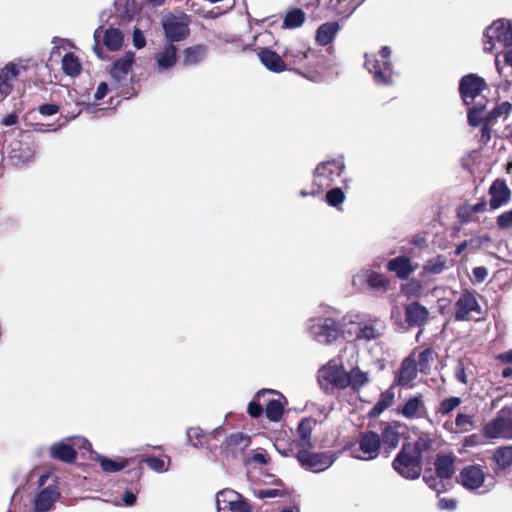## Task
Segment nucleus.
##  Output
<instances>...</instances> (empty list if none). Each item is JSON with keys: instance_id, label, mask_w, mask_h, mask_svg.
Masks as SVG:
<instances>
[{"instance_id": "nucleus-1", "label": "nucleus", "mask_w": 512, "mask_h": 512, "mask_svg": "<svg viewBox=\"0 0 512 512\" xmlns=\"http://www.w3.org/2000/svg\"><path fill=\"white\" fill-rule=\"evenodd\" d=\"M391 50L384 46L378 54L366 53L364 66L378 85H389L393 83L395 72L390 61Z\"/></svg>"}, {"instance_id": "nucleus-2", "label": "nucleus", "mask_w": 512, "mask_h": 512, "mask_svg": "<svg viewBox=\"0 0 512 512\" xmlns=\"http://www.w3.org/2000/svg\"><path fill=\"white\" fill-rule=\"evenodd\" d=\"M489 477L486 469L478 464L463 467L458 476V482L467 490L486 494L494 488V482L487 481Z\"/></svg>"}, {"instance_id": "nucleus-3", "label": "nucleus", "mask_w": 512, "mask_h": 512, "mask_svg": "<svg viewBox=\"0 0 512 512\" xmlns=\"http://www.w3.org/2000/svg\"><path fill=\"white\" fill-rule=\"evenodd\" d=\"M344 169L345 164L342 158L319 163L314 170L313 179V185L317 187V190L312 191L310 194H319L324 189L330 187L341 176Z\"/></svg>"}, {"instance_id": "nucleus-4", "label": "nucleus", "mask_w": 512, "mask_h": 512, "mask_svg": "<svg viewBox=\"0 0 512 512\" xmlns=\"http://www.w3.org/2000/svg\"><path fill=\"white\" fill-rule=\"evenodd\" d=\"M307 328L309 335L321 344H331L340 334L339 324L331 315L311 318Z\"/></svg>"}, {"instance_id": "nucleus-5", "label": "nucleus", "mask_w": 512, "mask_h": 512, "mask_svg": "<svg viewBox=\"0 0 512 512\" xmlns=\"http://www.w3.org/2000/svg\"><path fill=\"white\" fill-rule=\"evenodd\" d=\"M482 433L489 440H512V408H502L494 419L483 426Z\"/></svg>"}, {"instance_id": "nucleus-6", "label": "nucleus", "mask_w": 512, "mask_h": 512, "mask_svg": "<svg viewBox=\"0 0 512 512\" xmlns=\"http://www.w3.org/2000/svg\"><path fill=\"white\" fill-rule=\"evenodd\" d=\"M484 38L485 52H493L496 42L503 46L512 45V20L505 18L495 20L485 30Z\"/></svg>"}, {"instance_id": "nucleus-7", "label": "nucleus", "mask_w": 512, "mask_h": 512, "mask_svg": "<svg viewBox=\"0 0 512 512\" xmlns=\"http://www.w3.org/2000/svg\"><path fill=\"white\" fill-rule=\"evenodd\" d=\"M190 19L183 13H169L162 17L161 25L167 38V43L179 42L189 35Z\"/></svg>"}, {"instance_id": "nucleus-8", "label": "nucleus", "mask_w": 512, "mask_h": 512, "mask_svg": "<svg viewBox=\"0 0 512 512\" xmlns=\"http://www.w3.org/2000/svg\"><path fill=\"white\" fill-rule=\"evenodd\" d=\"M380 448V435L374 431H365L359 434L352 448V456L363 461L374 460L378 457Z\"/></svg>"}, {"instance_id": "nucleus-9", "label": "nucleus", "mask_w": 512, "mask_h": 512, "mask_svg": "<svg viewBox=\"0 0 512 512\" xmlns=\"http://www.w3.org/2000/svg\"><path fill=\"white\" fill-rule=\"evenodd\" d=\"M318 382L320 386L328 390L330 386L337 389H346V371L338 359L330 360L318 371Z\"/></svg>"}, {"instance_id": "nucleus-10", "label": "nucleus", "mask_w": 512, "mask_h": 512, "mask_svg": "<svg viewBox=\"0 0 512 512\" xmlns=\"http://www.w3.org/2000/svg\"><path fill=\"white\" fill-rule=\"evenodd\" d=\"M393 468L406 479H416L422 471L421 459L414 456L410 449L401 448L400 452L393 460Z\"/></svg>"}, {"instance_id": "nucleus-11", "label": "nucleus", "mask_w": 512, "mask_h": 512, "mask_svg": "<svg viewBox=\"0 0 512 512\" xmlns=\"http://www.w3.org/2000/svg\"><path fill=\"white\" fill-rule=\"evenodd\" d=\"M477 292L465 289L461 292L459 298L454 304V317L457 321H468L472 318V313H481V306L477 300Z\"/></svg>"}, {"instance_id": "nucleus-12", "label": "nucleus", "mask_w": 512, "mask_h": 512, "mask_svg": "<svg viewBox=\"0 0 512 512\" xmlns=\"http://www.w3.org/2000/svg\"><path fill=\"white\" fill-rule=\"evenodd\" d=\"M293 456L298 460L301 467L314 473L328 469L335 460L329 452L312 453L311 450L297 452Z\"/></svg>"}, {"instance_id": "nucleus-13", "label": "nucleus", "mask_w": 512, "mask_h": 512, "mask_svg": "<svg viewBox=\"0 0 512 512\" xmlns=\"http://www.w3.org/2000/svg\"><path fill=\"white\" fill-rule=\"evenodd\" d=\"M27 70L23 61L9 62L0 67V101L4 100L12 91L13 83Z\"/></svg>"}, {"instance_id": "nucleus-14", "label": "nucleus", "mask_w": 512, "mask_h": 512, "mask_svg": "<svg viewBox=\"0 0 512 512\" xmlns=\"http://www.w3.org/2000/svg\"><path fill=\"white\" fill-rule=\"evenodd\" d=\"M313 424L314 422L309 418L303 419L299 423L296 431V438L289 444L288 453H285V456H292L297 454V452L312 450L314 448V444L311 439Z\"/></svg>"}, {"instance_id": "nucleus-15", "label": "nucleus", "mask_w": 512, "mask_h": 512, "mask_svg": "<svg viewBox=\"0 0 512 512\" xmlns=\"http://www.w3.org/2000/svg\"><path fill=\"white\" fill-rule=\"evenodd\" d=\"M352 283L354 286L363 288L365 285L373 291L384 293L388 290L390 282L378 272L363 269L353 276Z\"/></svg>"}, {"instance_id": "nucleus-16", "label": "nucleus", "mask_w": 512, "mask_h": 512, "mask_svg": "<svg viewBox=\"0 0 512 512\" xmlns=\"http://www.w3.org/2000/svg\"><path fill=\"white\" fill-rule=\"evenodd\" d=\"M178 49L173 43H165L154 54L153 69L158 74L169 72L177 63Z\"/></svg>"}, {"instance_id": "nucleus-17", "label": "nucleus", "mask_w": 512, "mask_h": 512, "mask_svg": "<svg viewBox=\"0 0 512 512\" xmlns=\"http://www.w3.org/2000/svg\"><path fill=\"white\" fill-rule=\"evenodd\" d=\"M485 87L486 83L483 78L474 74L464 76L459 84V92L464 104L471 105Z\"/></svg>"}, {"instance_id": "nucleus-18", "label": "nucleus", "mask_w": 512, "mask_h": 512, "mask_svg": "<svg viewBox=\"0 0 512 512\" xmlns=\"http://www.w3.org/2000/svg\"><path fill=\"white\" fill-rule=\"evenodd\" d=\"M396 413L408 420L426 418L428 411L421 394L408 398L403 405L396 409Z\"/></svg>"}, {"instance_id": "nucleus-19", "label": "nucleus", "mask_w": 512, "mask_h": 512, "mask_svg": "<svg viewBox=\"0 0 512 512\" xmlns=\"http://www.w3.org/2000/svg\"><path fill=\"white\" fill-rule=\"evenodd\" d=\"M135 61L133 52H126L123 57L116 60L110 70V75L116 87L124 85L128 80L129 72Z\"/></svg>"}, {"instance_id": "nucleus-20", "label": "nucleus", "mask_w": 512, "mask_h": 512, "mask_svg": "<svg viewBox=\"0 0 512 512\" xmlns=\"http://www.w3.org/2000/svg\"><path fill=\"white\" fill-rule=\"evenodd\" d=\"M103 37L104 45L111 51L119 50L123 44L124 36L122 32L117 28H109L103 31L102 27H98L94 31V39L96 44L94 46V51L99 55L98 50V41Z\"/></svg>"}, {"instance_id": "nucleus-21", "label": "nucleus", "mask_w": 512, "mask_h": 512, "mask_svg": "<svg viewBox=\"0 0 512 512\" xmlns=\"http://www.w3.org/2000/svg\"><path fill=\"white\" fill-rule=\"evenodd\" d=\"M417 268L418 264L406 256L395 257L387 263V269L395 273L399 279H407Z\"/></svg>"}, {"instance_id": "nucleus-22", "label": "nucleus", "mask_w": 512, "mask_h": 512, "mask_svg": "<svg viewBox=\"0 0 512 512\" xmlns=\"http://www.w3.org/2000/svg\"><path fill=\"white\" fill-rule=\"evenodd\" d=\"M429 316L428 309L419 302H412L405 308V320L411 327L424 325Z\"/></svg>"}, {"instance_id": "nucleus-23", "label": "nucleus", "mask_w": 512, "mask_h": 512, "mask_svg": "<svg viewBox=\"0 0 512 512\" xmlns=\"http://www.w3.org/2000/svg\"><path fill=\"white\" fill-rule=\"evenodd\" d=\"M491 196L489 205L492 210L498 209L504 204L508 203L511 197V192L505 182L496 180L493 182L489 189Z\"/></svg>"}, {"instance_id": "nucleus-24", "label": "nucleus", "mask_w": 512, "mask_h": 512, "mask_svg": "<svg viewBox=\"0 0 512 512\" xmlns=\"http://www.w3.org/2000/svg\"><path fill=\"white\" fill-rule=\"evenodd\" d=\"M384 327L377 319L365 320L357 325L355 331L357 339L374 340L382 335Z\"/></svg>"}, {"instance_id": "nucleus-25", "label": "nucleus", "mask_w": 512, "mask_h": 512, "mask_svg": "<svg viewBox=\"0 0 512 512\" xmlns=\"http://www.w3.org/2000/svg\"><path fill=\"white\" fill-rule=\"evenodd\" d=\"M37 152V146L33 142H20L18 148L10 152V159L15 165H23L31 162Z\"/></svg>"}, {"instance_id": "nucleus-26", "label": "nucleus", "mask_w": 512, "mask_h": 512, "mask_svg": "<svg viewBox=\"0 0 512 512\" xmlns=\"http://www.w3.org/2000/svg\"><path fill=\"white\" fill-rule=\"evenodd\" d=\"M57 487L48 486L38 493L34 500V509L36 512H46L50 510L54 502L59 497Z\"/></svg>"}, {"instance_id": "nucleus-27", "label": "nucleus", "mask_w": 512, "mask_h": 512, "mask_svg": "<svg viewBox=\"0 0 512 512\" xmlns=\"http://www.w3.org/2000/svg\"><path fill=\"white\" fill-rule=\"evenodd\" d=\"M250 444V436L237 432L226 438L225 442L223 443V449L227 453H230L233 456H237L238 454H241L247 447H249Z\"/></svg>"}, {"instance_id": "nucleus-28", "label": "nucleus", "mask_w": 512, "mask_h": 512, "mask_svg": "<svg viewBox=\"0 0 512 512\" xmlns=\"http://www.w3.org/2000/svg\"><path fill=\"white\" fill-rule=\"evenodd\" d=\"M257 55L261 63L272 72L280 73L286 69V64L282 58L268 48H259Z\"/></svg>"}, {"instance_id": "nucleus-29", "label": "nucleus", "mask_w": 512, "mask_h": 512, "mask_svg": "<svg viewBox=\"0 0 512 512\" xmlns=\"http://www.w3.org/2000/svg\"><path fill=\"white\" fill-rule=\"evenodd\" d=\"M51 457L66 463L76 459L75 447L70 444L69 438L53 444L50 448Z\"/></svg>"}, {"instance_id": "nucleus-30", "label": "nucleus", "mask_w": 512, "mask_h": 512, "mask_svg": "<svg viewBox=\"0 0 512 512\" xmlns=\"http://www.w3.org/2000/svg\"><path fill=\"white\" fill-rule=\"evenodd\" d=\"M417 376V362L412 357H407L403 360L398 375L396 377V383L399 386H407Z\"/></svg>"}, {"instance_id": "nucleus-31", "label": "nucleus", "mask_w": 512, "mask_h": 512, "mask_svg": "<svg viewBox=\"0 0 512 512\" xmlns=\"http://www.w3.org/2000/svg\"><path fill=\"white\" fill-rule=\"evenodd\" d=\"M381 446L387 453L395 449L400 441L399 425L387 424L381 431Z\"/></svg>"}, {"instance_id": "nucleus-32", "label": "nucleus", "mask_w": 512, "mask_h": 512, "mask_svg": "<svg viewBox=\"0 0 512 512\" xmlns=\"http://www.w3.org/2000/svg\"><path fill=\"white\" fill-rule=\"evenodd\" d=\"M493 471L498 474L512 465V446L496 449L492 454Z\"/></svg>"}, {"instance_id": "nucleus-33", "label": "nucleus", "mask_w": 512, "mask_h": 512, "mask_svg": "<svg viewBox=\"0 0 512 512\" xmlns=\"http://www.w3.org/2000/svg\"><path fill=\"white\" fill-rule=\"evenodd\" d=\"M369 381L368 372L361 370L359 367H354L349 372H346V388L349 387L354 391H358L367 385Z\"/></svg>"}, {"instance_id": "nucleus-34", "label": "nucleus", "mask_w": 512, "mask_h": 512, "mask_svg": "<svg viewBox=\"0 0 512 512\" xmlns=\"http://www.w3.org/2000/svg\"><path fill=\"white\" fill-rule=\"evenodd\" d=\"M339 24L337 22H326L319 26L316 31V41L321 46L330 44L339 31Z\"/></svg>"}, {"instance_id": "nucleus-35", "label": "nucleus", "mask_w": 512, "mask_h": 512, "mask_svg": "<svg viewBox=\"0 0 512 512\" xmlns=\"http://www.w3.org/2000/svg\"><path fill=\"white\" fill-rule=\"evenodd\" d=\"M221 430V427L214 429L212 432H204L202 429L198 427H191L187 430L186 435L188 442L194 447H203L206 443V440L210 436H215Z\"/></svg>"}, {"instance_id": "nucleus-36", "label": "nucleus", "mask_w": 512, "mask_h": 512, "mask_svg": "<svg viewBox=\"0 0 512 512\" xmlns=\"http://www.w3.org/2000/svg\"><path fill=\"white\" fill-rule=\"evenodd\" d=\"M363 0H330V8L338 15L348 17Z\"/></svg>"}, {"instance_id": "nucleus-37", "label": "nucleus", "mask_w": 512, "mask_h": 512, "mask_svg": "<svg viewBox=\"0 0 512 512\" xmlns=\"http://www.w3.org/2000/svg\"><path fill=\"white\" fill-rule=\"evenodd\" d=\"M437 476L443 479H449L454 473V460L447 455L438 456L435 462Z\"/></svg>"}, {"instance_id": "nucleus-38", "label": "nucleus", "mask_w": 512, "mask_h": 512, "mask_svg": "<svg viewBox=\"0 0 512 512\" xmlns=\"http://www.w3.org/2000/svg\"><path fill=\"white\" fill-rule=\"evenodd\" d=\"M306 14L302 9L294 8L289 10L284 17L282 28L295 29L303 25Z\"/></svg>"}, {"instance_id": "nucleus-39", "label": "nucleus", "mask_w": 512, "mask_h": 512, "mask_svg": "<svg viewBox=\"0 0 512 512\" xmlns=\"http://www.w3.org/2000/svg\"><path fill=\"white\" fill-rule=\"evenodd\" d=\"M395 394L393 390L388 389L381 393L379 400L370 410L369 415L371 417H377L389 408L394 402Z\"/></svg>"}, {"instance_id": "nucleus-40", "label": "nucleus", "mask_w": 512, "mask_h": 512, "mask_svg": "<svg viewBox=\"0 0 512 512\" xmlns=\"http://www.w3.org/2000/svg\"><path fill=\"white\" fill-rule=\"evenodd\" d=\"M81 63L79 58L73 53H66L62 58V70L71 77L77 76L81 72Z\"/></svg>"}, {"instance_id": "nucleus-41", "label": "nucleus", "mask_w": 512, "mask_h": 512, "mask_svg": "<svg viewBox=\"0 0 512 512\" xmlns=\"http://www.w3.org/2000/svg\"><path fill=\"white\" fill-rule=\"evenodd\" d=\"M184 64L195 65L203 61L206 56V47L204 45H196L188 47L184 50Z\"/></svg>"}, {"instance_id": "nucleus-42", "label": "nucleus", "mask_w": 512, "mask_h": 512, "mask_svg": "<svg viewBox=\"0 0 512 512\" xmlns=\"http://www.w3.org/2000/svg\"><path fill=\"white\" fill-rule=\"evenodd\" d=\"M267 394H278L276 391L272 389H263L254 396V399L249 403L247 412L253 418H258L262 412V406L260 404L261 399H263Z\"/></svg>"}, {"instance_id": "nucleus-43", "label": "nucleus", "mask_w": 512, "mask_h": 512, "mask_svg": "<svg viewBox=\"0 0 512 512\" xmlns=\"http://www.w3.org/2000/svg\"><path fill=\"white\" fill-rule=\"evenodd\" d=\"M103 471L108 473L118 472L128 466L129 462L126 459L113 460L104 456L97 457Z\"/></svg>"}, {"instance_id": "nucleus-44", "label": "nucleus", "mask_w": 512, "mask_h": 512, "mask_svg": "<svg viewBox=\"0 0 512 512\" xmlns=\"http://www.w3.org/2000/svg\"><path fill=\"white\" fill-rule=\"evenodd\" d=\"M237 492L231 489H224L217 493L216 504L218 510L227 509L237 498H239Z\"/></svg>"}, {"instance_id": "nucleus-45", "label": "nucleus", "mask_w": 512, "mask_h": 512, "mask_svg": "<svg viewBox=\"0 0 512 512\" xmlns=\"http://www.w3.org/2000/svg\"><path fill=\"white\" fill-rule=\"evenodd\" d=\"M402 447L407 448V450L410 449L414 456L422 460L423 453L431 447V440L428 437H420L414 443H407Z\"/></svg>"}, {"instance_id": "nucleus-46", "label": "nucleus", "mask_w": 512, "mask_h": 512, "mask_svg": "<svg viewBox=\"0 0 512 512\" xmlns=\"http://www.w3.org/2000/svg\"><path fill=\"white\" fill-rule=\"evenodd\" d=\"M283 410H284L283 404L279 400H275V399L269 400V401H267L266 409H265L266 417L270 421H274V422L279 421L280 418L282 417Z\"/></svg>"}, {"instance_id": "nucleus-47", "label": "nucleus", "mask_w": 512, "mask_h": 512, "mask_svg": "<svg viewBox=\"0 0 512 512\" xmlns=\"http://www.w3.org/2000/svg\"><path fill=\"white\" fill-rule=\"evenodd\" d=\"M446 268V258L444 256L438 255L432 259H429L423 269L426 273L430 274H440Z\"/></svg>"}, {"instance_id": "nucleus-48", "label": "nucleus", "mask_w": 512, "mask_h": 512, "mask_svg": "<svg viewBox=\"0 0 512 512\" xmlns=\"http://www.w3.org/2000/svg\"><path fill=\"white\" fill-rule=\"evenodd\" d=\"M462 400L460 397L452 396L443 399L439 406L436 408V413L441 415H448L452 411H454L460 404Z\"/></svg>"}, {"instance_id": "nucleus-49", "label": "nucleus", "mask_w": 512, "mask_h": 512, "mask_svg": "<svg viewBox=\"0 0 512 512\" xmlns=\"http://www.w3.org/2000/svg\"><path fill=\"white\" fill-rule=\"evenodd\" d=\"M486 101L483 103L482 100H479L468 112V122L471 126H478L483 117L481 115L482 111L485 109Z\"/></svg>"}, {"instance_id": "nucleus-50", "label": "nucleus", "mask_w": 512, "mask_h": 512, "mask_svg": "<svg viewBox=\"0 0 512 512\" xmlns=\"http://www.w3.org/2000/svg\"><path fill=\"white\" fill-rule=\"evenodd\" d=\"M345 200V194L341 188H333L326 194V201L330 206L338 207Z\"/></svg>"}, {"instance_id": "nucleus-51", "label": "nucleus", "mask_w": 512, "mask_h": 512, "mask_svg": "<svg viewBox=\"0 0 512 512\" xmlns=\"http://www.w3.org/2000/svg\"><path fill=\"white\" fill-rule=\"evenodd\" d=\"M311 52L312 51L310 49H307L306 51H304L301 49L291 48V49H287L285 51L284 56L287 58L288 57L292 58L294 64H301V63H303V61L306 58H308V56Z\"/></svg>"}, {"instance_id": "nucleus-52", "label": "nucleus", "mask_w": 512, "mask_h": 512, "mask_svg": "<svg viewBox=\"0 0 512 512\" xmlns=\"http://www.w3.org/2000/svg\"><path fill=\"white\" fill-rule=\"evenodd\" d=\"M455 425L459 432H467L473 426L472 416L465 413H458L455 419Z\"/></svg>"}, {"instance_id": "nucleus-53", "label": "nucleus", "mask_w": 512, "mask_h": 512, "mask_svg": "<svg viewBox=\"0 0 512 512\" xmlns=\"http://www.w3.org/2000/svg\"><path fill=\"white\" fill-rule=\"evenodd\" d=\"M497 226L501 230H508L512 228V209L503 212L497 217Z\"/></svg>"}, {"instance_id": "nucleus-54", "label": "nucleus", "mask_w": 512, "mask_h": 512, "mask_svg": "<svg viewBox=\"0 0 512 512\" xmlns=\"http://www.w3.org/2000/svg\"><path fill=\"white\" fill-rule=\"evenodd\" d=\"M512 109V105L509 102H503L495 107L488 116V120L496 119L502 115H508Z\"/></svg>"}, {"instance_id": "nucleus-55", "label": "nucleus", "mask_w": 512, "mask_h": 512, "mask_svg": "<svg viewBox=\"0 0 512 512\" xmlns=\"http://www.w3.org/2000/svg\"><path fill=\"white\" fill-rule=\"evenodd\" d=\"M70 444L75 447V451H90L91 444L87 439L80 436L69 437Z\"/></svg>"}, {"instance_id": "nucleus-56", "label": "nucleus", "mask_w": 512, "mask_h": 512, "mask_svg": "<svg viewBox=\"0 0 512 512\" xmlns=\"http://www.w3.org/2000/svg\"><path fill=\"white\" fill-rule=\"evenodd\" d=\"M228 509L231 512H251L252 508L249 503H247L241 495H239V498H237L229 507Z\"/></svg>"}, {"instance_id": "nucleus-57", "label": "nucleus", "mask_w": 512, "mask_h": 512, "mask_svg": "<svg viewBox=\"0 0 512 512\" xmlns=\"http://www.w3.org/2000/svg\"><path fill=\"white\" fill-rule=\"evenodd\" d=\"M147 466L152 469L153 471H156V472H164L167 470L166 466H165V462L163 459L161 458H158V457H148L146 460H145Z\"/></svg>"}, {"instance_id": "nucleus-58", "label": "nucleus", "mask_w": 512, "mask_h": 512, "mask_svg": "<svg viewBox=\"0 0 512 512\" xmlns=\"http://www.w3.org/2000/svg\"><path fill=\"white\" fill-rule=\"evenodd\" d=\"M433 351L431 349H425L418 355V365L421 371L428 368V364L432 359Z\"/></svg>"}, {"instance_id": "nucleus-59", "label": "nucleus", "mask_w": 512, "mask_h": 512, "mask_svg": "<svg viewBox=\"0 0 512 512\" xmlns=\"http://www.w3.org/2000/svg\"><path fill=\"white\" fill-rule=\"evenodd\" d=\"M133 45L137 49H141L146 45L145 36L139 28H135L133 31Z\"/></svg>"}, {"instance_id": "nucleus-60", "label": "nucleus", "mask_w": 512, "mask_h": 512, "mask_svg": "<svg viewBox=\"0 0 512 512\" xmlns=\"http://www.w3.org/2000/svg\"><path fill=\"white\" fill-rule=\"evenodd\" d=\"M439 477L438 476H427V475H424L423 479L424 481L426 482V484L434 491H437V492H440L443 485H442V480L438 479Z\"/></svg>"}, {"instance_id": "nucleus-61", "label": "nucleus", "mask_w": 512, "mask_h": 512, "mask_svg": "<svg viewBox=\"0 0 512 512\" xmlns=\"http://www.w3.org/2000/svg\"><path fill=\"white\" fill-rule=\"evenodd\" d=\"M282 493L278 489H261L258 491H255V496H257L260 499L263 498H274L277 496H281Z\"/></svg>"}, {"instance_id": "nucleus-62", "label": "nucleus", "mask_w": 512, "mask_h": 512, "mask_svg": "<svg viewBox=\"0 0 512 512\" xmlns=\"http://www.w3.org/2000/svg\"><path fill=\"white\" fill-rule=\"evenodd\" d=\"M472 274H473L474 280L477 283H481L487 278L488 270L484 266H478L472 270Z\"/></svg>"}, {"instance_id": "nucleus-63", "label": "nucleus", "mask_w": 512, "mask_h": 512, "mask_svg": "<svg viewBox=\"0 0 512 512\" xmlns=\"http://www.w3.org/2000/svg\"><path fill=\"white\" fill-rule=\"evenodd\" d=\"M59 111V106L56 104H43L39 107V112L44 116H51Z\"/></svg>"}, {"instance_id": "nucleus-64", "label": "nucleus", "mask_w": 512, "mask_h": 512, "mask_svg": "<svg viewBox=\"0 0 512 512\" xmlns=\"http://www.w3.org/2000/svg\"><path fill=\"white\" fill-rule=\"evenodd\" d=\"M108 90H109L108 84L106 82H101L95 91L94 99L95 100L103 99L107 95Z\"/></svg>"}]
</instances>
